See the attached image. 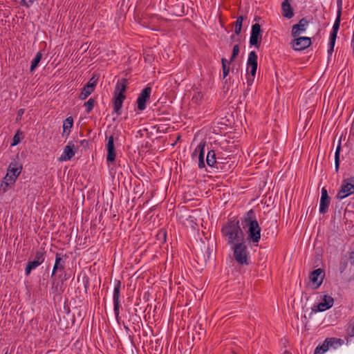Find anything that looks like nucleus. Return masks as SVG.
<instances>
[{
	"instance_id": "nucleus-1",
	"label": "nucleus",
	"mask_w": 354,
	"mask_h": 354,
	"mask_svg": "<svg viewBox=\"0 0 354 354\" xmlns=\"http://www.w3.org/2000/svg\"><path fill=\"white\" fill-rule=\"evenodd\" d=\"M241 223L244 230H246L247 241L257 245L261 239V228L257 221L256 213L251 209L245 212L241 218Z\"/></svg>"
},
{
	"instance_id": "nucleus-2",
	"label": "nucleus",
	"mask_w": 354,
	"mask_h": 354,
	"mask_svg": "<svg viewBox=\"0 0 354 354\" xmlns=\"http://www.w3.org/2000/svg\"><path fill=\"white\" fill-rule=\"evenodd\" d=\"M221 232L229 245L244 239L240 220L236 216L228 218L227 222L222 226Z\"/></svg>"
},
{
	"instance_id": "nucleus-3",
	"label": "nucleus",
	"mask_w": 354,
	"mask_h": 354,
	"mask_svg": "<svg viewBox=\"0 0 354 354\" xmlns=\"http://www.w3.org/2000/svg\"><path fill=\"white\" fill-rule=\"evenodd\" d=\"M230 245L233 251L235 261L240 265L248 266L250 264V252L245 239Z\"/></svg>"
},
{
	"instance_id": "nucleus-4",
	"label": "nucleus",
	"mask_w": 354,
	"mask_h": 354,
	"mask_svg": "<svg viewBox=\"0 0 354 354\" xmlns=\"http://www.w3.org/2000/svg\"><path fill=\"white\" fill-rule=\"evenodd\" d=\"M206 162L207 165L214 167L217 170H221L224 172L230 171L234 164H228V162H220V159H217L216 153L214 150L208 151L206 157Z\"/></svg>"
},
{
	"instance_id": "nucleus-5",
	"label": "nucleus",
	"mask_w": 354,
	"mask_h": 354,
	"mask_svg": "<svg viewBox=\"0 0 354 354\" xmlns=\"http://www.w3.org/2000/svg\"><path fill=\"white\" fill-rule=\"evenodd\" d=\"M352 194H354V178L353 177L343 180L341 188L337 194V198L342 200Z\"/></svg>"
},
{
	"instance_id": "nucleus-6",
	"label": "nucleus",
	"mask_w": 354,
	"mask_h": 354,
	"mask_svg": "<svg viewBox=\"0 0 354 354\" xmlns=\"http://www.w3.org/2000/svg\"><path fill=\"white\" fill-rule=\"evenodd\" d=\"M333 304L334 299L330 295H324L322 297L321 302L313 305L310 315L328 310L333 306Z\"/></svg>"
},
{
	"instance_id": "nucleus-7",
	"label": "nucleus",
	"mask_w": 354,
	"mask_h": 354,
	"mask_svg": "<svg viewBox=\"0 0 354 354\" xmlns=\"http://www.w3.org/2000/svg\"><path fill=\"white\" fill-rule=\"evenodd\" d=\"M68 256L66 254L58 253L55 254V261L50 274V278H54L59 272H63L65 268L66 261Z\"/></svg>"
},
{
	"instance_id": "nucleus-8",
	"label": "nucleus",
	"mask_w": 354,
	"mask_h": 354,
	"mask_svg": "<svg viewBox=\"0 0 354 354\" xmlns=\"http://www.w3.org/2000/svg\"><path fill=\"white\" fill-rule=\"evenodd\" d=\"M262 40V30L261 26L256 23L252 26L250 45L259 48Z\"/></svg>"
},
{
	"instance_id": "nucleus-9",
	"label": "nucleus",
	"mask_w": 354,
	"mask_h": 354,
	"mask_svg": "<svg viewBox=\"0 0 354 354\" xmlns=\"http://www.w3.org/2000/svg\"><path fill=\"white\" fill-rule=\"evenodd\" d=\"M151 91V87L148 85L144 89H142L141 93L139 94L136 100L138 109L139 111H142L146 109L147 102L150 99Z\"/></svg>"
},
{
	"instance_id": "nucleus-10",
	"label": "nucleus",
	"mask_w": 354,
	"mask_h": 354,
	"mask_svg": "<svg viewBox=\"0 0 354 354\" xmlns=\"http://www.w3.org/2000/svg\"><path fill=\"white\" fill-rule=\"evenodd\" d=\"M292 40L290 44L295 50L300 51L309 47L312 42L308 37H297Z\"/></svg>"
},
{
	"instance_id": "nucleus-11",
	"label": "nucleus",
	"mask_w": 354,
	"mask_h": 354,
	"mask_svg": "<svg viewBox=\"0 0 354 354\" xmlns=\"http://www.w3.org/2000/svg\"><path fill=\"white\" fill-rule=\"evenodd\" d=\"M257 59L258 56L255 51H251L249 53L247 61V73L252 76H255L257 73L258 66Z\"/></svg>"
},
{
	"instance_id": "nucleus-12",
	"label": "nucleus",
	"mask_w": 354,
	"mask_h": 354,
	"mask_svg": "<svg viewBox=\"0 0 354 354\" xmlns=\"http://www.w3.org/2000/svg\"><path fill=\"white\" fill-rule=\"evenodd\" d=\"M325 277V271L322 268L314 270L309 275L310 281L315 285L314 288H318L322 283Z\"/></svg>"
},
{
	"instance_id": "nucleus-13",
	"label": "nucleus",
	"mask_w": 354,
	"mask_h": 354,
	"mask_svg": "<svg viewBox=\"0 0 354 354\" xmlns=\"http://www.w3.org/2000/svg\"><path fill=\"white\" fill-rule=\"evenodd\" d=\"M330 197L328 196V191L326 187H323L321 191V198L319 203V213L326 214L328 212L329 205L330 204Z\"/></svg>"
},
{
	"instance_id": "nucleus-14",
	"label": "nucleus",
	"mask_w": 354,
	"mask_h": 354,
	"mask_svg": "<svg viewBox=\"0 0 354 354\" xmlns=\"http://www.w3.org/2000/svg\"><path fill=\"white\" fill-rule=\"evenodd\" d=\"M108 141L106 144V149L107 151L106 161L107 162H113L115 160L116 151L114 145V137L113 135L107 138Z\"/></svg>"
},
{
	"instance_id": "nucleus-15",
	"label": "nucleus",
	"mask_w": 354,
	"mask_h": 354,
	"mask_svg": "<svg viewBox=\"0 0 354 354\" xmlns=\"http://www.w3.org/2000/svg\"><path fill=\"white\" fill-rule=\"evenodd\" d=\"M22 169V165L19 162V157L17 156V158L13 159L9 165L7 172L13 174V178H17L21 174Z\"/></svg>"
},
{
	"instance_id": "nucleus-16",
	"label": "nucleus",
	"mask_w": 354,
	"mask_h": 354,
	"mask_svg": "<svg viewBox=\"0 0 354 354\" xmlns=\"http://www.w3.org/2000/svg\"><path fill=\"white\" fill-rule=\"evenodd\" d=\"M75 145L73 142H69L64 147L63 153L60 156L59 159L62 161L69 160L75 156Z\"/></svg>"
},
{
	"instance_id": "nucleus-17",
	"label": "nucleus",
	"mask_w": 354,
	"mask_h": 354,
	"mask_svg": "<svg viewBox=\"0 0 354 354\" xmlns=\"http://www.w3.org/2000/svg\"><path fill=\"white\" fill-rule=\"evenodd\" d=\"M126 99V95H113V111L118 115L122 114V106L124 100Z\"/></svg>"
},
{
	"instance_id": "nucleus-18",
	"label": "nucleus",
	"mask_w": 354,
	"mask_h": 354,
	"mask_svg": "<svg viewBox=\"0 0 354 354\" xmlns=\"http://www.w3.org/2000/svg\"><path fill=\"white\" fill-rule=\"evenodd\" d=\"M128 84V80L126 78H122L118 80L115 87L113 95H125L127 87Z\"/></svg>"
},
{
	"instance_id": "nucleus-19",
	"label": "nucleus",
	"mask_w": 354,
	"mask_h": 354,
	"mask_svg": "<svg viewBox=\"0 0 354 354\" xmlns=\"http://www.w3.org/2000/svg\"><path fill=\"white\" fill-rule=\"evenodd\" d=\"M282 16L287 19H291L294 16L293 8H292L290 0H284L281 3Z\"/></svg>"
},
{
	"instance_id": "nucleus-20",
	"label": "nucleus",
	"mask_w": 354,
	"mask_h": 354,
	"mask_svg": "<svg viewBox=\"0 0 354 354\" xmlns=\"http://www.w3.org/2000/svg\"><path fill=\"white\" fill-rule=\"evenodd\" d=\"M206 142H201L200 144L196 147V151H198V167L203 169L205 167L204 155H205V147Z\"/></svg>"
},
{
	"instance_id": "nucleus-21",
	"label": "nucleus",
	"mask_w": 354,
	"mask_h": 354,
	"mask_svg": "<svg viewBox=\"0 0 354 354\" xmlns=\"http://www.w3.org/2000/svg\"><path fill=\"white\" fill-rule=\"evenodd\" d=\"M94 91V86L91 82H87L82 88L79 98L82 100L86 99Z\"/></svg>"
},
{
	"instance_id": "nucleus-22",
	"label": "nucleus",
	"mask_w": 354,
	"mask_h": 354,
	"mask_svg": "<svg viewBox=\"0 0 354 354\" xmlns=\"http://www.w3.org/2000/svg\"><path fill=\"white\" fill-rule=\"evenodd\" d=\"M73 125V118L71 116L67 117L63 122L62 136L66 138L69 136Z\"/></svg>"
},
{
	"instance_id": "nucleus-23",
	"label": "nucleus",
	"mask_w": 354,
	"mask_h": 354,
	"mask_svg": "<svg viewBox=\"0 0 354 354\" xmlns=\"http://www.w3.org/2000/svg\"><path fill=\"white\" fill-rule=\"evenodd\" d=\"M203 249L205 250V253L203 252V248H201L200 253L198 254H196V257H198V259H201V260L206 263L212 257L211 255L212 249L210 248L209 244L207 246L203 245Z\"/></svg>"
},
{
	"instance_id": "nucleus-24",
	"label": "nucleus",
	"mask_w": 354,
	"mask_h": 354,
	"mask_svg": "<svg viewBox=\"0 0 354 354\" xmlns=\"http://www.w3.org/2000/svg\"><path fill=\"white\" fill-rule=\"evenodd\" d=\"M330 346H331V343H330V341L328 340V338H326L324 342L322 343V344L321 345H318L315 351H314V354H324V353H326Z\"/></svg>"
},
{
	"instance_id": "nucleus-25",
	"label": "nucleus",
	"mask_w": 354,
	"mask_h": 354,
	"mask_svg": "<svg viewBox=\"0 0 354 354\" xmlns=\"http://www.w3.org/2000/svg\"><path fill=\"white\" fill-rule=\"evenodd\" d=\"M121 286H122V283L120 280L115 281V286H114L113 295V301H120Z\"/></svg>"
},
{
	"instance_id": "nucleus-26",
	"label": "nucleus",
	"mask_w": 354,
	"mask_h": 354,
	"mask_svg": "<svg viewBox=\"0 0 354 354\" xmlns=\"http://www.w3.org/2000/svg\"><path fill=\"white\" fill-rule=\"evenodd\" d=\"M305 30L306 26L297 23L292 26L291 35L293 37H297Z\"/></svg>"
},
{
	"instance_id": "nucleus-27",
	"label": "nucleus",
	"mask_w": 354,
	"mask_h": 354,
	"mask_svg": "<svg viewBox=\"0 0 354 354\" xmlns=\"http://www.w3.org/2000/svg\"><path fill=\"white\" fill-rule=\"evenodd\" d=\"M340 151H341V140L339 141V144L337 147V149L335 150V171L338 172L339 165H340Z\"/></svg>"
},
{
	"instance_id": "nucleus-28",
	"label": "nucleus",
	"mask_w": 354,
	"mask_h": 354,
	"mask_svg": "<svg viewBox=\"0 0 354 354\" xmlns=\"http://www.w3.org/2000/svg\"><path fill=\"white\" fill-rule=\"evenodd\" d=\"M41 264L35 260L29 261L25 268V274L26 276L30 275L31 271L37 268Z\"/></svg>"
},
{
	"instance_id": "nucleus-29",
	"label": "nucleus",
	"mask_w": 354,
	"mask_h": 354,
	"mask_svg": "<svg viewBox=\"0 0 354 354\" xmlns=\"http://www.w3.org/2000/svg\"><path fill=\"white\" fill-rule=\"evenodd\" d=\"M46 251L44 248L37 250L35 253L34 260L42 264L45 260Z\"/></svg>"
},
{
	"instance_id": "nucleus-30",
	"label": "nucleus",
	"mask_w": 354,
	"mask_h": 354,
	"mask_svg": "<svg viewBox=\"0 0 354 354\" xmlns=\"http://www.w3.org/2000/svg\"><path fill=\"white\" fill-rule=\"evenodd\" d=\"M243 20V16H239L236 19V21L233 24V26H234L235 35H239L241 33Z\"/></svg>"
},
{
	"instance_id": "nucleus-31",
	"label": "nucleus",
	"mask_w": 354,
	"mask_h": 354,
	"mask_svg": "<svg viewBox=\"0 0 354 354\" xmlns=\"http://www.w3.org/2000/svg\"><path fill=\"white\" fill-rule=\"evenodd\" d=\"M41 58H42L41 53L38 52L31 62L30 68V72H32L38 66Z\"/></svg>"
},
{
	"instance_id": "nucleus-32",
	"label": "nucleus",
	"mask_w": 354,
	"mask_h": 354,
	"mask_svg": "<svg viewBox=\"0 0 354 354\" xmlns=\"http://www.w3.org/2000/svg\"><path fill=\"white\" fill-rule=\"evenodd\" d=\"M232 62H230V61H227L225 58L221 59V64H222V68H223V79H225L229 74L230 68V64Z\"/></svg>"
},
{
	"instance_id": "nucleus-33",
	"label": "nucleus",
	"mask_w": 354,
	"mask_h": 354,
	"mask_svg": "<svg viewBox=\"0 0 354 354\" xmlns=\"http://www.w3.org/2000/svg\"><path fill=\"white\" fill-rule=\"evenodd\" d=\"M23 138L24 133L20 129L17 130L12 138V143L10 145L11 147L17 145L21 142V140Z\"/></svg>"
},
{
	"instance_id": "nucleus-34",
	"label": "nucleus",
	"mask_w": 354,
	"mask_h": 354,
	"mask_svg": "<svg viewBox=\"0 0 354 354\" xmlns=\"http://www.w3.org/2000/svg\"><path fill=\"white\" fill-rule=\"evenodd\" d=\"M52 284H51V291L53 293L59 294L60 287H59V281H58V278L57 275L54 277V278H51Z\"/></svg>"
},
{
	"instance_id": "nucleus-35",
	"label": "nucleus",
	"mask_w": 354,
	"mask_h": 354,
	"mask_svg": "<svg viewBox=\"0 0 354 354\" xmlns=\"http://www.w3.org/2000/svg\"><path fill=\"white\" fill-rule=\"evenodd\" d=\"M120 301H113V310L115 315V319L118 324H120Z\"/></svg>"
},
{
	"instance_id": "nucleus-36",
	"label": "nucleus",
	"mask_w": 354,
	"mask_h": 354,
	"mask_svg": "<svg viewBox=\"0 0 354 354\" xmlns=\"http://www.w3.org/2000/svg\"><path fill=\"white\" fill-rule=\"evenodd\" d=\"M95 101L93 98H90L87 102H84V106L86 107V111L89 113L94 108Z\"/></svg>"
},
{
	"instance_id": "nucleus-37",
	"label": "nucleus",
	"mask_w": 354,
	"mask_h": 354,
	"mask_svg": "<svg viewBox=\"0 0 354 354\" xmlns=\"http://www.w3.org/2000/svg\"><path fill=\"white\" fill-rule=\"evenodd\" d=\"M340 21H341L340 10H337V18H336V19L335 21L334 24H333L332 31H335V32H338V30L339 29V26H340Z\"/></svg>"
},
{
	"instance_id": "nucleus-38",
	"label": "nucleus",
	"mask_w": 354,
	"mask_h": 354,
	"mask_svg": "<svg viewBox=\"0 0 354 354\" xmlns=\"http://www.w3.org/2000/svg\"><path fill=\"white\" fill-rule=\"evenodd\" d=\"M239 53V45L236 44L233 47L232 53L231 57L229 60L230 62H234L235 60V59L236 58V57L238 56Z\"/></svg>"
},
{
	"instance_id": "nucleus-39",
	"label": "nucleus",
	"mask_w": 354,
	"mask_h": 354,
	"mask_svg": "<svg viewBox=\"0 0 354 354\" xmlns=\"http://www.w3.org/2000/svg\"><path fill=\"white\" fill-rule=\"evenodd\" d=\"M346 331V339L348 342L349 337H354V326L349 325L347 327Z\"/></svg>"
},
{
	"instance_id": "nucleus-40",
	"label": "nucleus",
	"mask_w": 354,
	"mask_h": 354,
	"mask_svg": "<svg viewBox=\"0 0 354 354\" xmlns=\"http://www.w3.org/2000/svg\"><path fill=\"white\" fill-rule=\"evenodd\" d=\"M337 32L331 31L329 37V44L335 45L337 39Z\"/></svg>"
},
{
	"instance_id": "nucleus-41",
	"label": "nucleus",
	"mask_w": 354,
	"mask_h": 354,
	"mask_svg": "<svg viewBox=\"0 0 354 354\" xmlns=\"http://www.w3.org/2000/svg\"><path fill=\"white\" fill-rule=\"evenodd\" d=\"M57 277L60 279V281H65L68 279V275L66 274V272L64 270L63 272H59Z\"/></svg>"
},
{
	"instance_id": "nucleus-42",
	"label": "nucleus",
	"mask_w": 354,
	"mask_h": 354,
	"mask_svg": "<svg viewBox=\"0 0 354 354\" xmlns=\"http://www.w3.org/2000/svg\"><path fill=\"white\" fill-rule=\"evenodd\" d=\"M328 340L330 341V343H331V346H333V344H336L337 345H342L344 344V340L342 339L328 337Z\"/></svg>"
},
{
	"instance_id": "nucleus-43",
	"label": "nucleus",
	"mask_w": 354,
	"mask_h": 354,
	"mask_svg": "<svg viewBox=\"0 0 354 354\" xmlns=\"http://www.w3.org/2000/svg\"><path fill=\"white\" fill-rule=\"evenodd\" d=\"M158 239L159 240L162 239V241L165 242L166 241V237H167V232L165 230H160L158 234H157Z\"/></svg>"
},
{
	"instance_id": "nucleus-44",
	"label": "nucleus",
	"mask_w": 354,
	"mask_h": 354,
	"mask_svg": "<svg viewBox=\"0 0 354 354\" xmlns=\"http://www.w3.org/2000/svg\"><path fill=\"white\" fill-rule=\"evenodd\" d=\"M10 174V173L7 172L6 176L4 177V180H5V181H7V182L10 180V183L13 184L16 181L17 178H13V174Z\"/></svg>"
},
{
	"instance_id": "nucleus-45",
	"label": "nucleus",
	"mask_w": 354,
	"mask_h": 354,
	"mask_svg": "<svg viewBox=\"0 0 354 354\" xmlns=\"http://www.w3.org/2000/svg\"><path fill=\"white\" fill-rule=\"evenodd\" d=\"M11 184L10 183H8L7 181L3 180L1 187L0 190H2L3 193H5L7 191L8 187Z\"/></svg>"
},
{
	"instance_id": "nucleus-46",
	"label": "nucleus",
	"mask_w": 354,
	"mask_h": 354,
	"mask_svg": "<svg viewBox=\"0 0 354 354\" xmlns=\"http://www.w3.org/2000/svg\"><path fill=\"white\" fill-rule=\"evenodd\" d=\"M35 0H21L20 4L26 8H29Z\"/></svg>"
},
{
	"instance_id": "nucleus-47",
	"label": "nucleus",
	"mask_w": 354,
	"mask_h": 354,
	"mask_svg": "<svg viewBox=\"0 0 354 354\" xmlns=\"http://www.w3.org/2000/svg\"><path fill=\"white\" fill-rule=\"evenodd\" d=\"M254 77H255V76H252L251 75L247 73L246 79H247L248 86H252V84L254 82Z\"/></svg>"
},
{
	"instance_id": "nucleus-48",
	"label": "nucleus",
	"mask_w": 354,
	"mask_h": 354,
	"mask_svg": "<svg viewBox=\"0 0 354 354\" xmlns=\"http://www.w3.org/2000/svg\"><path fill=\"white\" fill-rule=\"evenodd\" d=\"M25 112V109H19L17 111V117H16V121L17 122H19L21 120V117L23 115V114Z\"/></svg>"
},
{
	"instance_id": "nucleus-49",
	"label": "nucleus",
	"mask_w": 354,
	"mask_h": 354,
	"mask_svg": "<svg viewBox=\"0 0 354 354\" xmlns=\"http://www.w3.org/2000/svg\"><path fill=\"white\" fill-rule=\"evenodd\" d=\"M203 98V95L201 93H198L197 94L194 95L192 97V101L198 103V101H200Z\"/></svg>"
},
{
	"instance_id": "nucleus-50",
	"label": "nucleus",
	"mask_w": 354,
	"mask_h": 354,
	"mask_svg": "<svg viewBox=\"0 0 354 354\" xmlns=\"http://www.w3.org/2000/svg\"><path fill=\"white\" fill-rule=\"evenodd\" d=\"M97 80L98 78H95V76H93L88 82H91V85H93L94 86V88H95L96 85H97Z\"/></svg>"
},
{
	"instance_id": "nucleus-51",
	"label": "nucleus",
	"mask_w": 354,
	"mask_h": 354,
	"mask_svg": "<svg viewBox=\"0 0 354 354\" xmlns=\"http://www.w3.org/2000/svg\"><path fill=\"white\" fill-rule=\"evenodd\" d=\"M308 22L309 21L307 20V19L304 17L299 21L298 24H300L301 25H304V26H306L308 25Z\"/></svg>"
},
{
	"instance_id": "nucleus-52",
	"label": "nucleus",
	"mask_w": 354,
	"mask_h": 354,
	"mask_svg": "<svg viewBox=\"0 0 354 354\" xmlns=\"http://www.w3.org/2000/svg\"><path fill=\"white\" fill-rule=\"evenodd\" d=\"M58 281H59V285H60L59 286V287H60L59 294H61L64 291V281H60V279H58Z\"/></svg>"
},
{
	"instance_id": "nucleus-53",
	"label": "nucleus",
	"mask_w": 354,
	"mask_h": 354,
	"mask_svg": "<svg viewBox=\"0 0 354 354\" xmlns=\"http://www.w3.org/2000/svg\"><path fill=\"white\" fill-rule=\"evenodd\" d=\"M80 145H81L83 147L86 148V147H87L88 146V141L87 140H82V141L80 142Z\"/></svg>"
},
{
	"instance_id": "nucleus-54",
	"label": "nucleus",
	"mask_w": 354,
	"mask_h": 354,
	"mask_svg": "<svg viewBox=\"0 0 354 354\" xmlns=\"http://www.w3.org/2000/svg\"><path fill=\"white\" fill-rule=\"evenodd\" d=\"M217 159H220V162H228V164H230V160H231L230 158H220V157H218Z\"/></svg>"
},
{
	"instance_id": "nucleus-55",
	"label": "nucleus",
	"mask_w": 354,
	"mask_h": 354,
	"mask_svg": "<svg viewBox=\"0 0 354 354\" xmlns=\"http://www.w3.org/2000/svg\"><path fill=\"white\" fill-rule=\"evenodd\" d=\"M337 6H338V10H340V15H341L342 14V0H337Z\"/></svg>"
},
{
	"instance_id": "nucleus-56",
	"label": "nucleus",
	"mask_w": 354,
	"mask_h": 354,
	"mask_svg": "<svg viewBox=\"0 0 354 354\" xmlns=\"http://www.w3.org/2000/svg\"><path fill=\"white\" fill-rule=\"evenodd\" d=\"M88 46H87V44H83L81 47H80V50H82V52L84 53L86 52L87 50H88Z\"/></svg>"
},
{
	"instance_id": "nucleus-57",
	"label": "nucleus",
	"mask_w": 354,
	"mask_h": 354,
	"mask_svg": "<svg viewBox=\"0 0 354 354\" xmlns=\"http://www.w3.org/2000/svg\"><path fill=\"white\" fill-rule=\"evenodd\" d=\"M335 45L329 44V48L328 49V53L331 55L334 50Z\"/></svg>"
},
{
	"instance_id": "nucleus-58",
	"label": "nucleus",
	"mask_w": 354,
	"mask_h": 354,
	"mask_svg": "<svg viewBox=\"0 0 354 354\" xmlns=\"http://www.w3.org/2000/svg\"><path fill=\"white\" fill-rule=\"evenodd\" d=\"M350 260L351 261V263L354 265V252H352L350 254Z\"/></svg>"
},
{
	"instance_id": "nucleus-59",
	"label": "nucleus",
	"mask_w": 354,
	"mask_h": 354,
	"mask_svg": "<svg viewBox=\"0 0 354 354\" xmlns=\"http://www.w3.org/2000/svg\"><path fill=\"white\" fill-rule=\"evenodd\" d=\"M198 156V151H196V148L194 151V152L192 153V157L194 159L196 156Z\"/></svg>"
},
{
	"instance_id": "nucleus-60",
	"label": "nucleus",
	"mask_w": 354,
	"mask_h": 354,
	"mask_svg": "<svg viewBox=\"0 0 354 354\" xmlns=\"http://www.w3.org/2000/svg\"><path fill=\"white\" fill-rule=\"evenodd\" d=\"M88 285H89V281H88V279H87L84 283V287H85V289L86 290L87 288L88 287Z\"/></svg>"
},
{
	"instance_id": "nucleus-61",
	"label": "nucleus",
	"mask_w": 354,
	"mask_h": 354,
	"mask_svg": "<svg viewBox=\"0 0 354 354\" xmlns=\"http://www.w3.org/2000/svg\"><path fill=\"white\" fill-rule=\"evenodd\" d=\"M236 35H235V33H234V34H233V35H232L230 36V40H231L232 41H235V38H236V37H235V36H236Z\"/></svg>"
},
{
	"instance_id": "nucleus-62",
	"label": "nucleus",
	"mask_w": 354,
	"mask_h": 354,
	"mask_svg": "<svg viewBox=\"0 0 354 354\" xmlns=\"http://www.w3.org/2000/svg\"><path fill=\"white\" fill-rule=\"evenodd\" d=\"M283 354H292L290 352H289L288 351H285Z\"/></svg>"
},
{
	"instance_id": "nucleus-63",
	"label": "nucleus",
	"mask_w": 354,
	"mask_h": 354,
	"mask_svg": "<svg viewBox=\"0 0 354 354\" xmlns=\"http://www.w3.org/2000/svg\"><path fill=\"white\" fill-rule=\"evenodd\" d=\"M337 346V344H333V346H331V347H333V348H336Z\"/></svg>"
},
{
	"instance_id": "nucleus-64",
	"label": "nucleus",
	"mask_w": 354,
	"mask_h": 354,
	"mask_svg": "<svg viewBox=\"0 0 354 354\" xmlns=\"http://www.w3.org/2000/svg\"><path fill=\"white\" fill-rule=\"evenodd\" d=\"M259 19H260V17H256L254 18V21H258Z\"/></svg>"
}]
</instances>
